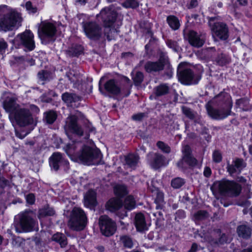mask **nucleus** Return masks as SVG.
Instances as JSON below:
<instances>
[{"mask_svg": "<svg viewBox=\"0 0 252 252\" xmlns=\"http://www.w3.org/2000/svg\"><path fill=\"white\" fill-rule=\"evenodd\" d=\"M155 202L156 204L157 209H161L164 205V195L161 192L158 191L155 198Z\"/></svg>", "mask_w": 252, "mask_h": 252, "instance_id": "nucleus-45", "label": "nucleus"}, {"mask_svg": "<svg viewBox=\"0 0 252 252\" xmlns=\"http://www.w3.org/2000/svg\"><path fill=\"white\" fill-rule=\"evenodd\" d=\"M119 243L125 248L131 249L133 247L134 241L131 236L123 235L120 236Z\"/></svg>", "mask_w": 252, "mask_h": 252, "instance_id": "nucleus-33", "label": "nucleus"}, {"mask_svg": "<svg viewBox=\"0 0 252 252\" xmlns=\"http://www.w3.org/2000/svg\"><path fill=\"white\" fill-rule=\"evenodd\" d=\"M235 105L237 107L239 108L244 111H249L252 109V106L250 104V100L247 97L237 99Z\"/></svg>", "mask_w": 252, "mask_h": 252, "instance_id": "nucleus-38", "label": "nucleus"}, {"mask_svg": "<svg viewBox=\"0 0 252 252\" xmlns=\"http://www.w3.org/2000/svg\"><path fill=\"white\" fill-rule=\"evenodd\" d=\"M200 72L195 73L183 63L179 64L177 69V76L179 81L183 84L189 85L197 84L201 78L202 67L199 66Z\"/></svg>", "mask_w": 252, "mask_h": 252, "instance_id": "nucleus-4", "label": "nucleus"}, {"mask_svg": "<svg viewBox=\"0 0 252 252\" xmlns=\"http://www.w3.org/2000/svg\"><path fill=\"white\" fill-rule=\"evenodd\" d=\"M133 80L134 85L136 86L139 85L143 82L144 79V75L142 72L137 71L135 75H133Z\"/></svg>", "mask_w": 252, "mask_h": 252, "instance_id": "nucleus-50", "label": "nucleus"}, {"mask_svg": "<svg viewBox=\"0 0 252 252\" xmlns=\"http://www.w3.org/2000/svg\"><path fill=\"white\" fill-rule=\"evenodd\" d=\"M227 238L225 234H222L219 239V243L220 244H223L225 243H227Z\"/></svg>", "mask_w": 252, "mask_h": 252, "instance_id": "nucleus-64", "label": "nucleus"}, {"mask_svg": "<svg viewBox=\"0 0 252 252\" xmlns=\"http://www.w3.org/2000/svg\"><path fill=\"white\" fill-rule=\"evenodd\" d=\"M141 0H125L122 4L126 8L135 9L137 8Z\"/></svg>", "mask_w": 252, "mask_h": 252, "instance_id": "nucleus-44", "label": "nucleus"}, {"mask_svg": "<svg viewBox=\"0 0 252 252\" xmlns=\"http://www.w3.org/2000/svg\"><path fill=\"white\" fill-rule=\"evenodd\" d=\"M124 205L125 209L127 210H131L134 209L136 205V202L131 195L127 196L125 199Z\"/></svg>", "mask_w": 252, "mask_h": 252, "instance_id": "nucleus-42", "label": "nucleus"}, {"mask_svg": "<svg viewBox=\"0 0 252 252\" xmlns=\"http://www.w3.org/2000/svg\"><path fill=\"white\" fill-rule=\"evenodd\" d=\"M202 51L208 58L217 55L214 61L218 65L224 66L229 64L231 61L230 57L223 54L219 48L217 49L215 47H209L203 49Z\"/></svg>", "mask_w": 252, "mask_h": 252, "instance_id": "nucleus-15", "label": "nucleus"}, {"mask_svg": "<svg viewBox=\"0 0 252 252\" xmlns=\"http://www.w3.org/2000/svg\"><path fill=\"white\" fill-rule=\"evenodd\" d=\"M184 38L194 47H201L205 42V34L189 30L184 32Z\"/></svg>", "mask_w": 252, "mask_h": 252, "instance_id": "nucleus-20", "label": "nucleus"}, {"mask_svg": "<svg viewBox=\"0 0 252 252\" xmlns=\"http://www.w3.org/2000/svg\"><path fill=\"white\" fill-rule=\"evenodd\" d=\"M83 28L87 37L91 40H98L102 35V27L96 22H84Z\"/></svg>", "mask_w": 252, "mask_h": 252, "instance_id": "nucleus-14", "label": "nucleus"}, {"mask_svg": "<svg viewBox=\"0 0 252 252\" xmlns=\"http://www.w3.org/2000/svg\"><path fill=\"white\" fill-rule=\"evenodd\" d=\"M9 118L12 123L15 121L21 127H24L33 123L32 114L28 109L21 107L11 115H9Z\"/></svg>", "mask_w": 252, "mask_h": 252, "instance_id": "nucleus-7", "label": "nucleus"}, {"mask_svg": "<svg viewBox=\"0 0 252 252\" xmlns=\"http://www.w3.org/2000/svg\"><path fill=\"white\" fill-rule=\"evenodd\" d=\"M214 194L217 193L230 197L238 196L242 190L240 185L233 181L222 180L215 182L211 187Z\"/></svg>", "mask_w": 252, "mask_h": 252, "instance_id": "nucleus-2", "label": "nucleus"}, {"mask_svg": "<svg viewBox=\"0 0 252 252\" xmlns=\"http://www.w3.org/2000/svg\"><path fill=\"white\" fill-rule=\"evenodd\" d=\"M83 47L80 45H73L66 51L67 55L70 57H78L83 53Z\"/></svg>", "mask_w": 252, "mask_h": 252, "instance_id": "nucleus-36", "label": "nucleus"}, {"mask_svg": "<svg viewBox=\"0 0 252 252\" xmlns=\"http://www.w3.org/2000/svg\"><path fill=\"white\" fill-rule=\"evenodd\" d=\"M186 217V213L184 210H179L175 213V220L179 221L180 220Z\"/></svg>", "mask_w": 252, "mask_h": 252, "instance_id": "nucleus-56", "label": "nucleus"}, {"mask_svg": "<svg viewBox=\"0 0 252 252\" xmlns=\"http://www.w3.org/2000/svg\"><path fill=\"white\" fill-rule=\"evenodd\" d=\"M34 35L29 30H26L24 32L19 34L14 39L15 46L22 45L29 51H32L35 48V43L33 40Z\"/></svg>", "mask_w": 252, "mask_h": 252, "instance_id": "nucleus-13", "label": "nucleus"}, {"mask_svg": "<svg viewBox=\"0 0 252 252\" xmlns=\"http://www.w3.org/2000/svg\"><path fill=\"white\" fill-rule=\"evenodd\" d=\"M117 15L115 8L111 5L103 8L96 16L101 19L104 27L109 28L115 22Z\"/></svg>", "mask_w": 252, "mask_h": 252, "instance_id": "nucleus-16", "label": "nucleus"}, {"mask_svg": "<svg viewBox=\"0 0 252 252\" xmlns=\"http://www.w3.org/2000/svg\"><path fill=\"white\" fill-rule=\"evenodd\" d=\"M211 174L212 171L211 168L208 166L205 167L203 172L204 176L207 178H209L211 175Z\"/></svg>", "mask_w": 252, "mask_h": 252, "instance_id": "nucleus-62", "label": "nucleus"}, {"mask_svg": "<svg viewBox=\"0 0 252 252\" xmlns=\"http://www.w3.org/2000/svg\"><path fill=\"white\" fill-rule=\"evenodd\" d=\"M218 18H209V25L212 32L213 35L216 36L222 40H225L228 37V28L226 24L218 22Z\"/></svg>", "mask_w": 252, "mask_h": 252, "instance_id": "nucleus-8", "label": "nucleus"}, {"mask_svg": "<svg viewBox=\"0 0 252 252\" xmlns=\"http://www.w3.org/2000/svg\"><path fill=\"white\" fill-rule=\"evenodd\" d=\"M166 44L169 48L172 49L176 52H178L179 50L180 47L178 46L177 42L175 41L168 39L166 41Z\"/></svg>", "mask_w": 252, "mask_h": 252, "instance_id": "nucleus-53", "label": "nucleus"}, {"mask_svg": "<svg viewBox=\"0 0 252 252\" xmlns=\"http://www.w3.org/2000/svg\"><path fill=\"white\" fill-rule=\"evenodd\" d=\"M62 98L63 101L66 104H70L80 100V97L74 93L65 92L62 94Z\"/></svg>", "mask_w": 252, "mask_h": 252, "instance_id": "nucleus-37", "label": "nucleus"}, {"mask_svg": "<svg viewBox=\"0 0 252 252\" xmlns=\"http://www.w3.org/2000/svg\"><path fill=\"white\" fill-rule=\"evenodd\" d=\"M20 22V17L18 13L11 12L4 15L0 22V27L5 32L11 30L17 22Z\"/></svg>", "mask_w": 252, "mask_h": 252, "instance_id": "nucleus-21", "label": "nucleus"}, {"mask_svg": "<svg viewBox=\"0 0 252 252\" xmlns=\"http://www.w3.org/2000/svg\"><path fill=\"white\" fill-rule=\"evenodd\" d=\"M169 26L174 30H178L180 26L179 19L175 16L170 15L167 18Z\"/></svg>", "mask_w": 252, "mask_h": 252, "instance_id": "nucleus-41", "label": "nucleus"}, {"mask_svg": "<svg viewBox=\"0 0 252 252\" xmlns=\"http://www.w3.org/2000/svg\"><path fill=\"white\" fill-rule=\"evenodd\" d=\"M143 25H146V28L144 32L147 34L149 36L152 37L153 35V33L151 31V25L150 23L148 22H144L143 23H142L140 24V26L141 28H143Z\"/></svg>", "mask_w": 252, "mask_h": 252, "instance_id": "nucleus-57", "label": "nucleus"}, {"mask_svg": "<svg viewBox=\"0 0 252 252\" xmlns=\"http://www.w3.org/2000/svg\"><path fill=\"white\" fill-rule=\"evenodd\" d=\"M208 115L213 119L221 120L226 118L231 114L232 105L223 106L219 109L214 108L211 105V102H208L206 105Z\"/></svg>", "mask_w": 252, "mask_h": 252, "instance_id": "nucleus-19", "label": "nucleus"}, {"mask_svg": "<svg viewBox=\"0 0 252 252\" xmlns=\"http://www.w3.org/2000/svg\"><path fill=\"white\" fill-rule=\"evenodd\" d=\"M148 157L150 166L154 169H158L165 165L166 158L159 153H150Z\"/></svg>", "mask_w": 252, "mask_h": 252, "instance_id": "nucleus-23", "label": "nucleus"}, {"mask_svg": "<svg viewBox=\"0 0 252 252\" xmlns=\"http://www.w3.org/2000/svg\"><path fill=\"white\" fill-rule=\"evenodd\" d=\"M134 223L136 228L138 231L142 232L147 230L148 229L144 216L141 213L136 214L135 216Z\"/></svg>", "mask_w": 252, "mask_h": 252, "instance_id": "nucleus-28", "label": "nucleus"}, {"mask_svg": "<svg viewBox=\"0 0 252 252\" xmlns=\"http://www.w3.org/2000/svg\"><path fill=\"white\" fill-rule=\"evenodd\" d=\"M246 166V163L242 158H236L231 163L227 162V171L231 176L236 173H240L242 170Z\"/></svg>", "mask_w": 252, "mask_h": 252, "instance_id": "nucleus-24", "label": "nucleus"}, {"mask_svg": "<svg viewBox=\"0 0 252 252\" xmlns=\"http://www.w3.org/2000/svg\"><path fill=\"white\" fill-rule=\"evenodd\" d=\"M165 67L170 69V64L168 57L163 52L160 53L159 59L157 61H148L144 65L146 71L150 73L159 72L163 70Z\"/></svg>", "mask_w": 252, "mask_h": 252, "instance_id": "nucleus-10", "label": "nucleus"}, {"mask_svg": "<svg viewBox=\"0 0 252 252\" xmlns=\"http://www.w3.org/2000/svg\"><path fill=\"white\" fill-rule=\"evenodd\" d=\"M157 146L160 149L163 153L169 154L171 152L170 147L164 142L159 141L157 143Z\"/></svg>", "mask_w": 252, "mask_h": 252, "instance_id": "nucleus-51", "label": "nucleus"}, {"mask_svg": "<svg viewBox=\"0 0 252 252\" xmlns=\"http://www.w3.org/2000/svg\"><path fill=\"white\" fill-rule=\"evenodd\" d=\"M25 240L20 237L13 236L11 244L14 247H20L25 243Z\"/></svg>", "mask_w": 252, "mask_h": 252, "instance_id": "nucleus-52", "label": "nucleus"}, {"mask_svg": "<svg viewBox=\"0 0 252 252\" xmlns=\"http://www.w3.org/2000/svg\"><path fill=\"white\" fill-rule=\"evenodd\" d=\"M83 146L79 141H72V143H69L66 145V152L69 156L74 155L77 157V153L81 151Z\"/></svg>", "mask_w": 252, "mask_h": 252, "instance_id": "nucleus-27", "label": "nucleus"}, {"mask_svg": "<svg viewBox=\"0 0 252 252\" xmlns=\"http://www.w3.org/2000/svg\"><path fill=\"white\" fill-rule=\"evenodd\" d=\"M154 91L156 97H158L168 94L170 92V88L167 84L162 83L156 87Z\"/></svg>", "mask_w": 252, "mask_h": 252, "instance_id": "nucleus-31", "label": "nucleus"}, {"mask_svg": "<svg viewBox=\"0 0 252 252\" xmlns=\"http://www.w3.org/2000/svg\"><path fill=\"white\" fill-rule=\"evenodd\" d=\"M216 102H219L220 104H223L224 106H229V105H232V103L231 102L230 97L228 94L225 92H221L217 95L214 100Z\"/></svg>", "mask_w": 252, "mask_h": 252, "instance_id": "nucleus-35", "label": "nucleus"}, {"mask_svg": "<svg viewBox=\"0 0 252 252\" xmlns=\"http://www.w3.org/2000/svg\"><path fill=\"white\" fill-rule=\"evenodd\" d=\"M84 204L87 207L92 208L96 204V193L93 190H89L84 198Z\"/></svg>", "mask_w": 252, "mask_h": 252, "instance_id": "nucleus-29", "label": "nucleus"}, {"mask_svg": "<svg viewBox=\"0 0 252 252\" xmlns=\"http://www.w3.org/2000/svg\"><path fill=\"white\" fill-rule=\"evenodd\" d=\"M25 6L28 10L31 11L32 13L36 12V9L32 7V3L31 1H27Z\"/></svg>", "mask_w": 252, "mask_h": 252, "instance_id": "nucleus-61", "label": "nucleus"}, {"mask_svg": "<svg viewBox=\"0 0 252 252\" xmlns=\"http://www.w3.org/2000/svg\"><path fill=\"white\" fill-rule=\"evenodd\" d=\"M78 117L76 115H69L65 120L64 126L66 134L71 139L70 133L74 134L79 137L84 135V130L78 123Z\"/></svg>", "mask_w": 252, "mask_h": 252, "instance_id": "nucleus-12", "label": "nucleus"}, {"mask_svg": "<svg viewBox=\"0 0 252 252\" xmlns=\"http://www.w3.org/2000/svg\"><path fill=\"white\" fill-rule=\"evenodd\" d=\"M114 192L116 195L122 197L127 193L126 187L124 185H117L114 188Z\"/></svg>", "mask_w": 252, "mask_h": 252, "instance_id": "nucleus-48", "label": "nucleus"}, {"mask_svg": "<svg viewBox=\"0 0 252 252\" xmlns=\"http://www.w3.org/2000/svg\"><path fill=\"white\" fill-rule=\"evenodd\" d=\"M27 202L30 204H33L35 201V196L32 193H30L26 196Z\"/></svg>", "mask_w": 252, "mask_h": 252, "instance_id": "nucleus-58", "label": "nucleus"}, {"mask_svg": "<svg viewBox=\"0 0 252 252\" xmlns=\"http://www.w3.org/2000/svg\"><path fill=\"white\" fill-rule=\"evenodd\" d=\"M183 113L189 119L193 120L195 124H201V117L191 109L183 106L182 107Z\"/></svg>", "mask_w": 252, "mask_h": 252, "instance_id": "nucleus-26", "label": "nucleus"}, {"mask_svg": "<svg viewBox=\"0 0 252 252\" xmlns=\"http://www.w3.org/2000/svg\"><path fill=\"white\" fill-rule=\"evenodd\" d=\"M3 106L5 111L9 115L15 113L21 107L16 103V99L14 97L7 98L3 103Z\"/></svg>", "mask_w": 252, "mask_h": 252, "instance_id": "nucleus-25", "label": "nucleus"}, {"mask_svg": "<svg viewBox=\"0 0 252 252\" xmlns=\"http://www.w3.org/2000/svg\"><path fill=\"white\" fill-rule=\"evenodd\" d=\"M182 152V158L177 163L178 167L183 171L189 168L194 167L198 161L192 156L190 147L189 145L184 146L183 147Z\"/></svg>", "mask_w": 252, "mask_h": 252, "instance_id": "nucleus-9", "label": "nucleus"}, {"mask_svg": "<svg viewBox=\"0 0 252 252\" xmlns=\"http://www.w3.org/2000/svg\"><path fill=\"white\" fill-rule=\"evenodd\" d=\"M57 118L56 112L49 110L44 113L43 120L44 123L48 125L53 124Z\"/></svg>", "mask_w": 252, "mask_h": 252, "instance_id": "nucleus-39", "label": "nucleus"}, {"mask_svg": "<svg viewBox=\"0 0 252 252\" xmlns=\"http://www.w3.org/2000/svg\"><path fill=\"white\" fill-rule=\"evenodd\" d=\"M198 4V2L197 0H190L187 4V7L189 9H192L197 6Z\"/></svg>", "mask_w": 252, "mask_h": 252, "instance_id": "nucleus-59", "label": "nucleus"}, {"mask_svg": "<svg viewBox=\"0 0 252 252\" xmlns=\"http://www.w3.org/2000/svg\"><path fill=\"white\" fill-rule=\"evenodd\" d=\"M103 79L104 77H101L99 82V91L102 94L105 95L106 93H108L115 95L121 94L124 96H127L130 94L132 85L127 77H124L123 80L125 82V84L122 88L119 86L116 80L111 79L104 84V89L101 86Z\"/></svg>", "mask_w": 252, "mask_h": 252, "instance_id": "nucleus-1", "label": "nucleus"}, {"mask_svg": "<svg viewBox=\"0 0 252 252\" xmlns=\"http://www.w3.org/2000/svg\"><path fill=\"white\" fill-rule=\"evenodd\" d=\"M34 215L30 210H26L19 215V221L14 223L15 230L17 233L27 232L33 230L36 221Z\"/></svg>", "mask_w": 252, "mask_h": 252, "instance_id": "nucleus-5", "label": "nucleus"}, {"mask_svg": "<svg viewBox=\"0 0 252 252\" xmlns=\"http://www.w3.org/2000/svg\"><path fill=\"white\" fill-rule=\"evenodd\" d=\"M99 224L101 233L106 236L113 235L116 231V224L107 216H101L99 219Z\"/></svg>", "mask_w": 252, "mask_h": 252, "instance_id": "nucleus-18", "label": "nucleus"}, {"mask_svg": "<svg viewBox=\"0 0 252 252\" xmlns=\"http://www.w3.org/2000/svg\"><path fill=\"white\" fill-rule=\"evenodd\" d=\"M185 183V180L180 177H177L172 180L171 185L174 189H179Z\"/></svg>", "mask_w": 252, "mask_h": 252, "instance_id": "nucleus-47", "label": "nucleus"}, {"mask_svg": "<svg viewBox=\"0 0 252 252\" xmlns=\"http://www.w3.org/2000/svg\"><path fill=\"white\" fill-rule=\"evenodd\" d=\"M252 229L247 225L242 224L237 228V232L240 237L244 239H248L251 237Z\"/></svg>", "mask_w": 252, "mask_h": 252, "instance_id": "nucleus-30", "label": "nucleus"}, {"mask_svg": "<svg viewBox=\"0 0 252 252\" xmlns=\"http://www.w3.org/2000/svg\"><path fill=\"white\" fill-rule=\"evenodd\" d=\"M52 240L60 244L62 248H64L67 244V238L62 233L54 234L51 238Z\"/></svg>", "mask_w": 252, "mask_h": 252, "instance_id": "nucleus-40", "label": "nucleus"}, {"mask_svg": "<svg viewBox=\"0 0 252 252\" xmlns=\"http://www.w3.org/2000/svg\"><path fill=\"white\" fill-rule=\"evenodd\" d=\"M9 184V181L4 178H0V188H3L7 186Z\"/></svg>", "mask_w": 252, "mask_h": 252, "instance_id": "nucleus-63", "label": "nucleus"}, {"mask_svg": "<svg viewBox=\"0 0 252 252\" xmlns=\"http://www.w3.org/2000/svg\"><path fill=\"white\" fill-rule=\"evenodd\" d=\"M122 205V202L120 199L112 198L107 202L106 207L110 211L114 212L118 210Z\"/></svg>", "mask_w": 252, "mask_h": 252, "instance_id": "nucleus-32", "label": "nucleus"}, {"mask_svg": "<svg viewBox=\"0 0 252 252\" xmlns=\"http://www.w3.org/2000/svg\"><path fill=\"white\" fill-rule=\"evenodd\" d=\"M209 217V213L205 210H199L194 214L195 220L198 221L204 220L208 218Z\"/></svg>", "mask_w": 252, "mask_h": 252, "instance_id": "nucleus-46", "label": "nucleus"}, {"mask_svg": "<svg viewBox=\"0 0 252 252\" xmlns=\"http://www.w3.org/2000/svg\"><path fill=\"white\" fill-rule=\"evenodd\" d=\"M55 210L52 207H50L48 206L44 207L43 209L39 210L38 213V217L43 218L46 216H51L55 214Z\"/></svg>", "mask_w": 252, "mask_h": 252, "instance_id": "nucleus-43", "label": "nucleus"}, {"mask_svg": "<svg viewBox=\"0 0 252 252\" xmlns=\"http://www.w3.org/2000/svg\"><path fill=\"white\" fill-rule=\"evenodd\" d=\"M87 218L84 211L80 208L75 207L71 212L68 226L74 230H83L86 225Z\"/></svg>", "mask_w": 252, "mask_h": 252, "instance_id": "nucleus-6", "label": "nucleus"}, {"mask_svg": "<svg viewBox=\"0 0 252 252\" xmlns=\"http://www.w3.org/2000/svg\"><path fill=\"white\" fill-rule=\"evenodd\" d=\"M77 158L84 164L97 165L101 163L102 156L99 149L84 145L81 151L77 153Z\"/></svg>", "mask_w": 252, "mask_h": 252, "instance_id": "nucleus-3", "label": "nucleus"}, {"mask_svg": "<svg viewBox=\"0 0 252 252\" xmlns=\"http://www.w3.org/2000/svg\"><path fill=\"white\" fill-rule=\"evenodd\" d=\"M57 32L56 26L47 21L41 22L38 29V35L40 39L43 41L46 39L54 38Z\"/></svg>", "mask_w": 252, "mask_h": 252, "instance_id": "nucleus-17", "label": "nucleus"}, {"mask_svg": "<svg viewBox=\"0 0 252 252\" xmlns=\"http://www.w3.org/2000/svg\"><path fill=\"white\" fill-rule=\"evenodd\" d=\"M213 159L215 162L219 163L222 160V155L218 150H215L213 154Z\"/></svg>", "mask_w": 252, "mask_h": 252, "instance_id": "nucleus-54", "label": "nucleus"}, {"mask_svg": "<svg viewBox=\"0 0 252 252\" xmlns=\"http://www.w3.org/2000/svg\"><path fill=\"white\" fill-rule=\"evenodd\" d=\"M78 117L76 115H69L65 120L64 126L66 134L71 139L70 133L74 134L79 137L84 135V130L78 123Z\"/></svg>", "mask_w": 252, "mask_h": 252, "instance_id": "nucleus-11", "label": "nucleus"}, {"mask_svg": "<svg viewBox=\"0 0 252 252\" xmlns=\"http://www.w3.org/2000/svg\"><path fill=\"white\" fill-rule=\"evenodd\" d=\"M139 159V157L135 154H130L125 157L126 165L132 169H135Z\"/></svg>", "mask_w": 252, "mask_h": 252, "instance_id": "nucleus-34", "label": "nucleus"}, {"mask_svg": "<svg viewBox=\"0 0 252 252\" xmlns=\"http://www.w3.org/2000/svg\"><path fill=\"white\" fill-rule=\"evenodd\" d=\"M147 117V114L145 113H139L134 114L132 116V119L135 121H141L144 118Z\"/></svg>", "mask_w": 252, "mask_h": 252, "instance_id": "nucleus-55", "label": "nucleus"}, {"mask_svg": "<svg viewBox=\"0 0 252 252\" xmlns=\"http://www.w3.org/2000/svg\"><path fill=\"white\" fill-rule=\"evenodd\" d=\"M47 95H48L46 93L43 94L40 97L41 101L46 103L51 102L52 100V99L48 97Z\"/></svg>", "mask_w": 252, "mask_h": 252, "instance_id": "nucleus-60", "label": "nucleus"}, {"mask_svg": "<svg viewBox=\"0 0 252 252\" xmlns=\"http://www.w3.org/2000/svg\"><path fill=\"white\" fill-rule=\"evenodd\" d=\"M37 76L41 81H49L51 79V73L47 70H42L39 71Z\"/></svg>", "mask_w": 252, "mask_h": 252, "instance_id": "nucleus-49", "label": "nucleus"}, {"mask_svg": "<svg viewBox=\"0 0 252 252\" xmlns=\"http://www.w3.org/2000/svg\"><path fill=\"white\" fill-rule=\"evenodd\" d=\"M49 164L51 168L57 171L60 167L65 171L69 169V162L65 159L60 153H54L49 158Z\"/></svg>", "mask_w": 252, "mask_h": 252, "instance_id": "nucleus-22", "label": "nucleus"}]
</instances>
